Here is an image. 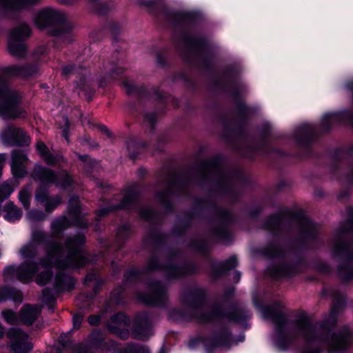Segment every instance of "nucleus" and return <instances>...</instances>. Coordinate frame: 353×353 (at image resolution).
<instances>
[{"instance_id": "3c124183", "label": "nucleus", "mask_w": 353, "mask_h": 353, "mask_svg": "<svg viewBox=\"0 0 353 353\" xmlns=\"http://www.w3.org/2000/svg\"><path fill=\"white\" fill-rule=\"evenodd\" d=\"M119 353H150L147 347L134 344H128Z\"/></svg>"}, {"instance_id": "2eb2a0df", "label": "nucleus", "mask_w": 353, "mask_h": 353, "mask_svg": "<svg viewBox=\"0 0 353 353\" xmlns=\"http://www.w3.org/2000/svg\"><path fill=\"white\" fill-rule=\"evenodd\" d=\"M7 336L10 339V348L13 353H30L32 351L33 345L30 336L21 328H10Z\"/></svg>"}, {"instance_id": "4be33fe9", "label": "nucleus", "mask_w": 353, "mask_h": 353, "mask_svg": "<svg viewBox=\"0 0 353 353\" xmlns=\"http://www.w3.org/2000/svg\"><path fill=\"white\" fill-rule=\"evenodd\" d=\"M68 213L74 225L81 228L88 226L87 221L81 215L80 201L77 196H72L70 197L68 207Z\"/></svg>"}, {"instance_id": "a878e982", "label": "nucleus", "mask_w": 353, "mask_h": 353, "mask_svg": "<svg viewBox=\"0 0 353 353\" xmlns=\"http://www.w3.org/2000/svg\"><path fill=\"white\" fill-rule=\"evenodd\" d=\"M128 323L126 316L123 313H118L111 317L110 321L108 324L110 331L116 335L123 337L127 334L121 328L125 327Z\"/></svg>"}, {"instance_id": "e2e57ef3", "label": "nucleus", "mask_w": 353, "mask_h": 353, "mask_svg": "<svg viewBox=\"0 0 353 353\" xmlns=\"http://www.w3.org/2000/svg\"><path fill=\"white\" fill-rule=\"evenodd\" d=\"M78 157H79V159H81L83 162L85 163V165L87 168L94 166L98 164V163L96 160L91 159L88 155L78 154Z\"/></svg>"}, {"instance_id": "bf43d9fd", "label": "nucleus", "mask_w": 353, "mask_h": 353, "mask_svg": "<svg viewBox=\"0 0 353 353\" xmlns=\"http://www.w3.org/2000/svg\"><path fill=\"white\" fill-rule=\"evenodd\" d=\"M12 171L15 177H23L27 172L25 165L11 164Z\"/></svg>"}, {"instance_id": "864d4df0", "label": "nucleus", "mask_w": 353, "mask_h": 353, "mask_svg": "<svg viewBox=\"0 0 353 353\" xmlns=\"http://www.w3.org/2000/svg\"><path fill=\"white\" fill-rule=\"evenodd\" d=\"M140 216L148 221L153 222L157 219L158 214L149 208H143L139 210Z\"/></svg>"}, {"instance_id": "5fc2aeb1", "label": "nucleus", "mask_w": 353, "mask_h": 353, "mask_svg": "<svg viewBox=\"0 0 353 353\" xmlns=\"http://www.w3.org/2000/svg\"><path fill=\"white\" fill-rule=\"evenodd\" d=\"M28 160L26 154L20 150H14L12 153V163L24 165Z\"/></svg>"}, {"instance_id": "680f3d73", "label": "nucleus", "mask_w": 353, "mask_h": 353, "mask_svg": "<svg viewBox=\"0 0 353 353\" xmlns=\"http://www.w3.org/2000/svg\"><path fill=\"white\" fill-rule=\"evenodd\" d=\"M36 148L42 159L50 152L48 148L42 141H37Z\"/></svg>"}, {"instance_id": "a19ab883", "label": "nucleus", "mask_w": 353, "mask_h": 353, "mask_svg": "<svg viewBox=\"0 0 353 353\" xmlns=\"http://www.w3.org/2000/svg\"><path fill=\"white\" fill-rule=\"evenodd\" d=\"M126 146L129 153V157L134 160L139 154V150L141 148L145 147V145L143 142L137 143L134 140L130 139L127 141Z\"/></svg>"}, {"instance_id": "79ce46f5", "label": "nucleus", "mask_w": 353, "mask_h": 353, "mask_svg": "<svg viewBox=\"0 0 353 353\" xmlns=\"http://www.w3.org/2000/svg\"><path fill=\"white\" fill-rule=\"evenodd\" d=\"M37 245L30 241L27 245L23 246L19 252L26 259H32L37 255Z\"/></svg>"}, {"instance_id": "c756f323", "label": "nucleus", "mask_w": 353, "mask_h": 353, "mask_svg": "<svg viewBox=\"0 0 353 353\" xmlns=\"http://www.w3.org/2000/svg\"><path fill=\"white\" fill-rule=\"evenodd\" d=\"M270 272L275 276H292L301 272V264H282L270 268Z\"/></svg>"}, {"instance_id": "37998d69", "label": "nucleus", "mask_w": 353, "mask_h": 353, "mask_svg": "<svg viewBox=\"0 0 353 353\" xmlns=\"http://www.w3.org/2000/svg\"><path fill=\"white\" fill-rule=\"evenodd\" d=\"M19 199L26 209H29L31 199V186L30 185L23 187L19 193Z\"/></svg>"}, {"instance_id": "9b49d317", "label": "nucleus", "mask_w": 353, "mask_h": 353, "mask_svg": "<svg viewBox=\"0 0 353 353\" xmlns=\"http://www.w3.org/2000/svg\"><path fill=\"white\" fill-rule=\"evenodd\" d=\"M31 34V30L26 23H21L13 29L10 34L8 50L11 55L22 58L26 54V46L23 41Z\"/></svg>"}, {"instance_id": "5701e85b", "label": "nucleus", "mask_w": 353, "mask_h": 353, "mask_svg": "<svg viewBox=\"0 0 353 353\" xmlns=\"http://www.w3.org/2000/svg\"><path fill=\"white\" fill-rule=\"evenodd\" d=\"M41 312L39 305L26 304L19 311L20 322L26 325H31L38 319Z\"/></svg>"}, {"instance_id": "338daca9", "label": "nucleus", "mask_w": 353, "mask_h": 353, "mask_svg": "<svg viewBox=\"0 0 353 353\" xmlns=\"http://www.w3.org/2000/svg\"><path fill=\"white\" fill-rule=\"evenodd\" d=\"M43 301L46 303H50L54 301V297L52 294V292L49 289H45L43 290Z\"/></svg>"}, {"instance_id": "09e8293b", "label": "nucleus", "mask_w": 353, "mask_h": 353, "mask_svg": "<svg viewBox=\"0 0 353 353\" xmlns=\"http://www.w3.org/2000/svg\"><path fill=\"white\" fill-rule=\"evenodd\" d=\"M123 85L128 94L141 95L145 91V88L143 87H137L133 83H130L128 81H125L123 83Z\"/></svg>"}, {"instance_id": "a18cd8bd", "label": "nucleus", "mask_w": 353, "mask_h": 353, "mask_svg": "<svg viewBox=\"0 0 353 353\" xmlns=\"http://www.w3.org/2000/svg\"><path fill=\"white\" fill-rule=\"evenodd\" d=\"M163 239L164 236L162 235L159 231L152 230L148 233L147 236L145 237L144 243L145 245H157L159 244L161 241H163Z\"/></svg>"}, {"instance_id": "6e6d98bb", "label": "nucleus", "mask_w": 353, "mask_h": 353, "mask_svg": "<svg viewBox=\"0 0 353 353\" xmlns=\"http://www.w3.org/2000/svg\"><path fill=\"white\" fill-rule=\"evenodd\" d=\"M28 218L34 221H42L47 218V215L41 210H32L28 212Z\"/></svg>"}, {"instance_id": "c9c22d12", "label": "nucleus", "mask_w": 353, "mask_h": 353, "mask_svg": "<svg viewBox=\"0 0 353 353\" xmlns=\"http://www.w3.org/2000/svg\"><path fill=\"white\" fill-rule=\"evenodd\" d=\"M266 318H270L276 324L279 329H281L285 323V317L283 313L276 310L273 306H268L263 310Z\"/></svg>"}, {"instance_id": "423d86ee", "label": "nucleus", "mask_w": 353, "mask_h": 353, "mask_svg": "<svg viewBox=\"0 0 353 353\" xmlns=\"http://www.w3.org/2000/svg\"><path fill=\"white\" fill-rule=\"evenodd\" d=\"M347 212L349 219L336 230L331 243L332 258L345 263L353 261V241L351 243L346 241L347 234L353 230V208L348 207Z\"/></svg>"}, {"instance_id": "e433bc0d", "label": "nucleus", "mask_w": 353, "mask_h": 353, "mask_svg": "<svg viewBox=\"0 0 353 353\" xmlns=\"http://www.w3.org/2000/svg\"><path fill=\"white\" fill-rule=\"evenodd\" d=\"M74 225L73 221H70L65 216H61L55 219L51 223V230L55 235L59 234L63 230Z\"/></svg>"}, {"instance_id": "20e7f679", "label": "nucleus", "mask_w": 353, "mask_h": 353, "mask_svg": "<svg viewBox=\"0 0 353 353\" xmlns=\"http://www.w3.org/2000/svg\"><path fill=\"white\" fill-rule=\"evenodd\" d=\"M292 224L299 228L303 241H311L316 238L319 225L312 222L301 212H293L290 210H285L280 214L270 216L264 223L263 228L272 234L279 235Z\"/></svg>"}, {"instance_id": "cd10ccee", "label": "nucleus", "mask_w": 353, "mask_h": 353, "mask_svg": "<svg viewBox=\"0 0 353 353\" xmlns=\"http://www.w3.org/2000/svg\"><path fill=\"white\" fill-rule=\"evenodd\" d=\"M74 283L73 277L60 272L55 276L54 290L57 293L70 290L73 288Z\"/></svg>"}, {"instance_id": "4468645a", "label": "nucleus", "mask_w": 353, "mask_h": 353, "mask_svg": "<svg viewBox=\"0 0 353 353\" xmlns=\"http://www.w3.org/2000/svg\"><path fill=\"white\" fill-rule=\"evenodd\" d=\"M201 342L208 351H213L218 347H230L232 341L230 334L227 330L213 332L210 336L192 341L190 345L194 347Z\"/></svg>"}, {"instance_id": "39448f33", "label": "nucleus", "mask_w": 353, "mask_h": 353, "mask_svg": "<svg viewBox=\"0 0 353 353\" xmlns=\"http://www.w3.org/2000/svg\"><path fill=\"white\" fill-rule=\"evenodd\" d=\"M205 293L202 289H195L184 292L182 295L185 311L184 318L195 319L200 323H208L224 316L220 305L208 306L205 303Z\"/></svg>"}, {"instance_id": "a211bd4d", "label": "nucleus", "mask_w": 353, "mask_h": 353, "mask_svg": "<svg viewBox=\"0 0 353 353\" xmlns=\"http://www.w3.org/2000/svg\"><path fill=\"white\" fill-rule=\"evenodd\" d=\"M152 316L148 313L142 312L137 315L134 323V337L138 339H147L152 334Z\"/></svg>"}, {"instance_id": "2f4dec72", "label": "nucleus", "mask_w": 353, "mask_h": 353, "mask_svg": "<svg viewBox=\"0 0 353 353\" xmlns=\"http://www.w3.org/2000/svg\"><path fill=\"white\" fill-rule=\"evenodd\" d=\"M181 42L187 51L194 54L198 52L203 44L202 39L193 37L187 33L182 35Z\"/></svg>"}, {"instance_id": "9d476101", "label": "nucleus", "mask_w": 353, "mask_h": 353, "mask_svg": "<svg viewBox=\"0 0 353 353\" xmlns=\"http://www.w3.org/2000/svg\"><path fill=\"white\" fill-rule=\"evenodd\" d=\"M190 180L189 175L182 177L177 176L174 172H170L163 185L164 189L157 192L156 199L166 210H170L172 208V203L170 200L171 194L175 191L179 192H184L186 184Z\"/></svg>"}, {"instance_id": "0eeeda50", "label": "nucleus", "mask_w": 353, "mask_h": 353, "mask_svg": "<svg viewBox=\"0 0 353 353\" xmlns=\"http://www.w3.org/2000/svg\"><path fill=\"white\" fill-rule=\"evenodd\" d=\"M21 101L20 93L0 76V116L4 119L25 117L26 112L20 106Z\"/></svg>"}, {"instance_id": "f03ea898", "label": "nucleus", "mask_w": 353, "mask_h": 353, "mask_svg": "<svg viewBox=\"0 0 353 353\" xmlns=\"http://www.w3.org/2000/svg\"><path fill=\"white\" fill-rule=\"evenodd\" d=\"M194 172L199 183H212L215 192L225 196L231 202L235 201L243 191L240 176L225 170L219 157L201 161Z\"/></svg>"}, {"instance_id": "c85d7f7f", "label": "nucleus", "mask_w": 353, "mask_h": 353, "mask_svg": "<svg viewBox=\"0 0 353 353\" xmlns=\"http://www.w3.org/2000/svg\"><path fill=\"white\" fill-rule=\"evenodd\" d=\"M217 216L222 225L214 230V234L221 239H225L228 236L226 224L232 221V214L227 210L219 209L217 211Z\"/></svg>"}, {"instance_id": "7c9ffc66", "label": "nucleus", "mask_w": 353, "mask_h": 353, "mask_svg": "<svg viewBox=\"0 0 353 353\" xmlns=\"http://www.w3.org/2000/svg\"><path fill=\"white\" fill-rule=\"evenodd\" d=\"M316 135V130L313 125L304 124L301 125L295 132V139L301 144H306Z\"/></svg>"}, {"instance_id": "72a5a7b5", "label": "nucleus", "mask_w": 353, "mask_h": 353, "mask_svg": "<svg viewBox=\"0 0 353 353\" xmlns=\"http://www.w3.org/2000/svg\"><path fill=\"white\" fill-rule=\"evenodd\" d=\"M12 300L18 303H22L23 300V294L21 291L7 286L0 288V302Z\"/></svg>"}, {"instance_id": "f704fd0d", "label": "nucleus", "mask_w": 353, "mask_h": 353, "mask_svg": "<svg viewBox=\"0 0 353 353\" xmlns=\"http://www.w3.org/2000/svg\"><path fill=\"white\" fill-rule=\"evenodd\" d=\"M4 218L10 222H14L21 219L22 216L21 210L12 201L7 202L3 206Z\"/></svg>"}, {"instance_id": "412c9836", "label": "nucleus", "mask_w": 353, "mask_h": 353, "mask_svg": "<svg viewBox=\"0 0 353 353\" xmlns=\"http://www.w3.org/2000/svg\"><path fill=\"white\" fill-rule=\"evenodd\" d=\"M341 121L348 122L353 125V114L348 110L338 112L326 114L323 118L321 130L327 132L334 123Z\"/></svg>"}, {"instance_id": "6ab92c4d", "label": "nucleus", "mask_w": 353, "mask_h": 353, "mask_svg": "<svg viewBox=\"0 0 353 353\" xmlns=\"http://www.w3.org/2000/svg\"><path fill=\"white\" fill-rule=\"evenodd\" d=\"M35 200L45 209V212L50 214L62 203L60 195L50 196L48 191L40 187L35 192Z\"/></svg>"}, {"instance_id": "4c0bfd02", "label": "nucleus", "mask_w": 353, "mask_h": 353, "mask_svg": "<svg viewBox=\"0 0 353 353\" xmlns=\"http://www.w3.org/2000/svg\"><path fill=\"white\" fill-rule=\"evenodd\" d=\"M92 343L97 348L101 349L103 352H107L106 347L112 345V341L105 340L101 333L95 331L92 334ZM106 353V352H104Z\"/></svg>"}, {"instance_id": "dca6fc26", "label": "nucleus", "mask_w": 353, "mask_h": 353, "mask_svg": "<svg viewBox=\"0 0 353 353\" xmlns=\"http://www.w3.org/2000/svg\"><path fill=\"white\" fill-rule=\"evenodd\" d=\"M3 143L9 146H25L30 143V137L20 128L8 125L1 133Z\"/></svg>"}, {"instance_id": "69168bd1", "label": "nucleus", "mask_w": 353, "mask_h": 353, "mask_svg": "<svg viewBox=\"0 0 353 353\" xmlns=\"http://www.w3.org/2000/svg\"><path fill=\"white\" fill-rule=\"evenodd\" d=\"M144 121L151 128H153L156 122V114L154 113H147L144 115Z\"/></svg>"}, {"instance_id": "49530a36", "label": "nucleus", "mask_w": 353, "mask_h": 353, "mask_svg": "<svg viewBox=\"0 0 353 353\" xmlns=\"http://www.w3.org/2000/svg\"><path fill=\"white\" fill-rule=\"evenodd\" d=\"M263 252L267 256L274 258L281 256L283 251L277 245L270 243L263 249Z\"/></svg>"}, {"instance_id": "052dcab7", "label": "nucleus", "mask_w": 353, "mask_h": 353, "mask_svg": "<svg viewBox=\"0 0 353 353\" xmlns=\"http://www.w3.org/2000/svg\"><path fill=\"white\" fill-rule=\"evenodd\" d=\"M130 234V228L127 225H121L119 228L117 235L119 239L124 240Z\"/></svg>"}, {"instance_id": "473e14b6", "label": "nucleus", "mask_w": 353, "mask_h": 353, "mask_svg": "<svg viewBox=\"0 0 353 353\" xmlns=\"http://www.w3.org/2000/svg\"><path fill=\"white\" fill-rule=\"evenodd\" d=\"M103 70L105 71V76L103 77L99 83V86L101 87L106 85V83L105 82L106 80L109 81L110 79H116L123 73V69L119 67L114 63H108L104 64Z\"/></svg>"}, {"instance_id": "4d7b16f0", "label": "nucleus", "mask_w": 353, "mask_h": 353, "mask_svg": "<svg viewBox=\"0 0 353 353\" xmlns=\"http://www.w3.org/2000/svg\"><path fill=\"white\" fill-rule=\"evenodd\" d=\"M52 273L50 270H45L38 274L36 279V282L40 285H44L50 281V279L52 278Z\"/></svg>"}, {"instance_id": "f3484780", "label": "nucleus", "mask_w": 353, "mask_h": 353, "mask_svg": "<svg viewBox=\"0 0 353 353\" xmlns=\"http://www.w3.org/2000/svg\"><path fill=\"white\" fill-rule=\"evenodd\" d=\"M139 192L137 185L130 187L125 193L124 196L119 204L112 205L110 207L99 210L97 212V216H103L107 215L111 211L130 208L134 204L139 194Z\"/></svg>"}, {"instance_id": "58836bf2", "label": "nucleus", "mask_w": 353, "mask_h": 353, "mask_svg": "<svg viewBox=\"0 0 353 353\" xmlns=\"http://www.w3.org/2000/svg\"><path fill=\"white\" fill-rule=\"evenodd\" d=\"M331 296L334 301L333 307L331 311V317L333 319V322H334V316L337 310L344 305L345 298L344 295L336 290H334L331 292Z\"/></svg>"}, {"instance_id": "0e129e2a", "label": "nucleus", "mask_w": 353, "mask_h": 353, "mask_svg": "<svg viewBox=\"0 0 353 353\" xmlns=\"http://www.w3.org/2000/svg\"><path fill=\"white\" fill-rule=\"evenodd\" d=\"M192 246L199 251L204 252L207 249V243L205 241H196L192 243Z\"/></svg>"}, {"instance_id": "603ef678", "label": "nucleus", "mask_w": 353, "mask_h": 353, "mask_svg": "<svg viewBox=\"0 0 353 353\" xmlns=\"http://www.w3.org/2000/svg\"><path fill=\"white\" fill-rule=\"evenodd\" d=\"M43 159L48 165L52 166L64 161V158L61 154L57 153L54 154L50 152L47 155L44 156Z\"/></svg>"}, {"instance_id": "b1692460", "label": "nucleus", "mask_w": 353, "mask_h": 353, "mask_svg": "<svg viewBox=\"0 0 353 353\" xmlns=\"http://www.w3.org/2000/svg\"><path fill=\"white\" fill-rule=\"evenodd\" d=\"M32 176L42 185H51L57 181V175L52 170L39 165L34 167Z\"/></svg>"}, {"instance_id": "c03bdc74", "label": "nucleus", "mask_w": 353, "mask_h": 353, "mask_svg": "<svg viewBox=\"0 0 353 353\" xmlns=\"http://www.w3.org/2000/svg\"><path fill=\"white\" fill-rule=\"evenodd\" d=\"M55 183L57 185L66 188L71 185L72 179L66 171L63 170L59 173L58 176H57V181Z\"/></svg>"}, {"instance_id": "774afa93", "label": "nucleus", "mask_w": 353, "mask_h": 353, "mask_svg": "<svg viewBox=\"0 0 353 353\" xmlns=\"http://www.w3.org/2000/svg\"><path fill=\"white\" fill-rule=\"evenodd\" d=\"M46 52V48L44 46H41L34 50V51L33 52V57H34V59H39L41 57V56L45 54Z\"/></svg>"}, {"instance_id": "1a4fd4ad", "label": "nucleus", "mask_w": 353, "mask_h": 353, "mask_svg": "<svg viewBox=\"0 0 353 353\" xmlns=\"http://www.w3.org/2000/svg\"><path fill=\"white\" fill-rule=\"evenodd\" d=\"M146 268L149 271L161 270L168 279H176L191 274L193 270L187 264H179L176 256H170L163 263H160L156 255L152 256L148 261Z\"/></svg>"}, {"instance_id": "ddd939ff", "label": "nucleus", "mask_w": 353, "mask_h": 353, "mask_svg": "<svg viewBox=\"0 0 353 353\" xmlns=\"http://www.w3.org/2000/svg\"><path fill=\"white\" fill-rule=\"evenodd\" d=\"M148 285L149 293L139 294V299L147 305L153 306L163 305L168 300L165 285L155 279H150Z\"/></svg>"}, {"instance_id": "6e6552de", "label": "nucleus", "mask_w": 353, "mask_h": 353, "mask_svg": "<svg viewBox=\"0 0 353 353\" xmlns=\"http://www.w3.org/2000/svg\"><path fill=\"white\" fill-rule=\"evenodd\" d=\"M34 23L39 29L51 26L58 27L52 31V34L57 37V41L62 39L63 34L72 30V26L68 23L65 14L51 8L40 10L34 18Z\"/></svg>"}, {"instance_id": "aec40b11", "label": "nucleus", "mask_w": 353, "mask_h": 353, "mask_svg": "<svg viewBox=\"0 0 353 353\" xmlns=\"http://www.w3.org/2000/svg\"><path fill=\"white\" fill-rule=\"evenodd\" d=\"M38 70L37 64L12 65L4 68L2 72L10 77L28 78L37 74Z\"/></svg>"}, {"instance_id": "7ed1b4c3", "label": "nucleus", "mask_w": 353, "mask_h": 353, "mask_svg": "<svg viewBox=\"0 0 353 353\" xmlns=\"http://www.w3.org/2000/svg\"><path fill=\"white\" fill-rule=\"evenodd\" d=\"M292 330L305 342H323L332 351L343 350L352 341L351 333L347 328L344 327L330 337L327 322L312 323L305 315H301L294 321Z\"/></svg>"}, {"instance_id": "f257e3e1", "label": "nucleus", "mask_w": 353, "mask_h": 353, "mask_svg": "<svg viewBox=\"0 0 353 353\" xmlns=\"http://www.w3.org/2000/svg\"><path fill=\"white\" fill-rule=\"evenodd\" d=\"M46 234L40 230H35L32 233L31 242L37 243H46V256L39 263L45 268H50L52 265L59 269L79 268L90 261L81 250V246L85 241L83 234L68 236L64 240V243L57 241H46Z\"/></svg>"}, {"instance_id": "13d9d810", "label": "nucleus", "mask_w": 353, "mask_h": 353, "mask_svg": "<svg viewBox=\"0 0 353 353\" xmlns=\"http://www.w3.org/2000/svg\"><path fill=\"white\" fill-rule=\"evenodd\" d=\"M83 70L81 67H77L73 65H65L63 68L62 73L65 77L70 75H79L81 74V71Z\"/></svg>"}, {"instance_id": "ea45409f", "label": "nucleus", "mask_w": 353, "mask_h": 353, "mask_svg": "<svg viewBox=\"0 0 353 353\" xmlns=\"http://www.w3.org/2000/svg\"><path fill=\"white\" fill-rule=\"evenodd\" d=\"M250 317V312L243 307L235 308L232 312L227 314L230 321L241 322Z\"/></svg>"}, {"instance_id": "8fccbe9b", "label": "nucleus", "mask_w": 353, "mask_h": 353, "mask_svg": "<svg viewBox=\"0 0 353 353\" xmlns=\"http://www.w3.org/2000/svg\"><path fill=\"white\" fill-rule=\"evenodd\" d=\"M338 271L344 281L353 279V268L347 264H340L338 266Z\"/></svg>"}, {"instance_id": "f8f14e48", "label": "nucleus", "mask_w": 353, "mask_h": 353, "mask_svg": "<svg viewBox=\"0 0 353 353\" xmlns=\"http://www.w3.org/2000/svg\"><path fill=\"white\" fill-rule=\"evenodd\" d=\"M39 270V264L35 262H25L19 266L10 265L3 272L6 282L17 279L21 282L27 283L32 280L33 276Z\"/></svg>"}, {"instance_id": "bb28decb", "label": "nucleus", "mask_w": 353, "mask_h": 353, "mask_svg": "<svg viewBox=\"0 0 353 353\" xmlns=\"http://www.w3.org/2000/svg\"><path fill=\"white\" fill-rule=\"evenodd\" d=\"M238 265L236 256H232L224 262L214 263L212 266V274L214 278L225 274L227 272L234 269Z\"/></svg>"}, {"instance_id": "de8ad7c7", "label": "nucleus", "mask_w": 353, "mask_h": 353, "mask_svg": "<svg viewBox=\"0 0 353 353\" xmlns=\"http://www.w3.org/2000/svg\"><path fill=\"white\" fill-rule=\"evenodd\" d=\"M1 315L6 321L10 325H16L20 322L19 315L11 310H5L1 312Z\"/></svg>"}, {"instance_id": "393cba45", "label": "nucleus", "mask_w": 353, "mask_h": 353, "mask_svg": "<svg viewBox=\"0 0 353 353\" xmlns=\"http://www.w3.org/2000/svg\"><path fill=\"white\" fill-rule=\"evenodd\" d=\"M42 0H0L5 11L19 10L41 3Z\"/></svg>"}]
</instances>
